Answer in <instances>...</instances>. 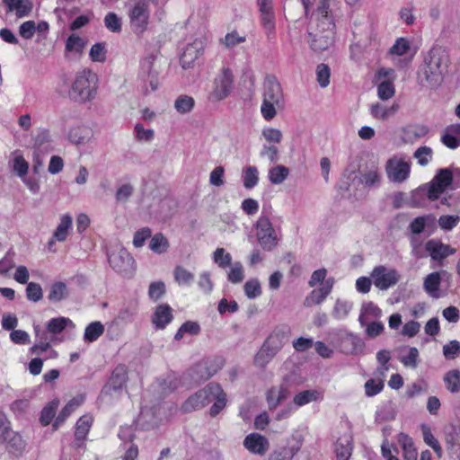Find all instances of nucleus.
<instances>
[{
  "label": "nucleus",
  "mask_w": 460,
  "mask_h": 460,
  "mask_svg": "<svg viewBox=\"0 0 460 460\" xmlns=\"http://www.w3.org/2000/svg\"><path fill=\"white\" fill-rule=\"evenodd\" d=\"M15 252L9 249L5 255L0 260V275H6L15 265Z\"/></svg>",
  "instance_id": "052dcab7"
},
{
  "label": "nucleus",
  "mask_w": 460,
  "mask_h": 460,
  "mask_svg": "<svg viewBox=\"0 0 460 460\" xmlns=\"http://www.w3.org/2000/svg\"><path fill=\"white\" fill-rule=\"evenodd\" d=\"M43 296V291L40 284L29 282L26 288V297L29 301L39 302Z\"/></svg>",
  "instance_id": "69168bd1"
},
{
  "label": "nucleus",
  "mask_w": 460,
  "mask_h": 460,
  "mask_svg": "<svg viewBox=\"0 0 460 460\" xmlns=\"http://www.w3.org/2000/svg\"><path fill=\"white\" fill-rule=\"evenodd\" d=\"M425 249L431 259L437 261H441L456 252V249L438 240L428 241Z\"/></svg>",
  "instance_id": "6ab92c4d"
},
{
  "label": "nucleus",
  "mask_w": 460,
  "mask_h": 460,
  "mask_svg": "<svg viewBox=\"0 0 460 460\" xmlns=\"http://www.w3.org/2000/svg\"><path fill=\"white\" fill-rule=\"evenodd\" d=\"M343 350L346 353L357 354L362 352L365 344L360 337L358 335L348 332L342 340Z\"/></svg>",
  "instance_id": "72a5a7b5"
},
{
  "label": "nucleus",
  "mask_w": 460,
  "mask_h": 460,
  "mask_svg": "<svg viewBox=\"0 0 460 460\" xmlns=\"http://www.w3.org/2000/svg\"><path fill=\"white\" fill-rule=\"evenodd\" d=\"M299 449L298 446H279L270 454L269 460H292Z\"/></svg>",
  "instance_id": "c9c22d12"
},
{
  "label": "nucleus",
  "mask_w": 460,
  "mask_h": 460,
  "mask_svg": "<svg viewBox=\"0 0 460 460\" xmlns=\"http://www.w3.org/2000/svg\"><path fill=\"white\" fill-rule=\"evenodd\" d=\"M7 12H14L18 18L30 14L32 10V3L30 0H3Z\"/></svg>",
  "instance_id": "c756f323"
},
{
  "label": "nucleus",
  "mask_w": 460,
  "mask_h": 460,
  "mask_svg": "<svg viewBox=\"0 0 460 460\" xmlns=\"http://www.w3.org/2000/svg\"><path fill=\"white\" fill-rule=\"evenodd\" d=\"M289 395V390L287 384L282 383L272 386L267 393V402L269 408L276 409Z\"/></svg>",
  "instance_id": "5701e85b"
},
{
  "label": "nucleus",
  "mask_w": 460,
  "mask_h": 460,
  "mask_svg": "<svg viewBox=\"0 0 460 460\" xmlns=\"http://www.w3.org/2000/svg\"><path fill=\"white\" fill-rule=\"evenodd\" d=\"M127 13L131 31L137 35L143 34L149 23V0H137L133 2L128 6Z\"/></svg>",
  "instance_id": "423d86ee"
},
{
  "label": "nucleus",
  "mask_w": 460,
  "mask_h": 460,
  "mask_svg": "<svg viewBox=\"0 0 460 460\" xmlns=\"http://www.w3.org/2000/svg\"><path fill=\"white\" fill-rule=\"evenodd\" d=\"M259 182V172L255 166H248L243 172V183L245 189H252Z\"/></svg>",
  "instance_id": "3c124183"
},
{
  "label": "nucleus",
  "mask_w": 460,
  "mask_h": 460,
  "mask_svg": "<svg viewBox=\"0 0 460 460\" xmlns=\"http://www.w3.org/2000/svg\"><path fill=\"white\" fill-rule=\"evenodd\" d=\"M421 431L424 442L429 447H430L434 450L438 457L440 458L442 456L443 450L438 439L433 436L430 428L425 424H422Z\"/></svg>",
  "instance_id": "a18cd8bd"
},
{
  "label": "nucleus",
  "mask_w": 460,
  "mask_h": 460,
  "mask_svg": "<svg viewBox=\"0 0 460 460\" xmlns=\"http://www.w3.org/2000/svg\"><path fill=\"white\" fill-rule=\"evenodd\" d=\"M447 447L450 451L460 448V427H454L446 437Z\"/></svg>",
  "instance_id": "0e129e2a"
},
{
  "label": "nucleus",
  "mask_w": 460,
  "mask_h": 460,
  "mask_svg": "<svg viewBox=\"0 0 460 460\" xmlns=\"http://www.w3.org/2000/svg\"><path fill=\"white\" fill-rule=\"evenodd\" d=\"M336 25L333 17L311 14L307 28V43L314 52L327 50L334 43Z\"/></svg>",
  "instance_id": "f03ea898"
},
{
  "label": "nucleus",
  "mask_w": 460,
  "mask_h": 460,
  "mask_svg": "<svg viewBox=\"0 0 460 460\" xmlns=\"http://www.w3.org/2000/svg\"><path fill=\"white\" fill-rule=\"evenodd\" d=\"M67 326L75 327V324L69 318L60 316L50 319L47 323V330L49 333L59 334Z\"/></svg>",
  "instance_id": "a19ab883"
},
{
  "label": "nucleus",
  "mask_w": 460,
  "mask_h": 460,
  "mask_svg": "<svg viewBox=\"0 0 460 460\" xmlns=\"http://www.w3.org/2000/svg\"><path fill=\"white\" fill-rule=\"evenodd\" d=\"M395 87L392 80H385L377 85V96L382 101H386L394 97Z\"/></svg>",
  "instance_id": "864d4df0"
},
{
  "label": "nucleus",
  "mask_w": 460,
  "mask_h": 460,
  "mask_svg": "<svg viewBox=\"0 0 460 460\" xmlns=\"http://www.w3.org/2000/svg\"><path fill=\"white\" fill-rule=\"evenodd\" d=\"M316 81L322 88L330 84L331 69L326 64H319L315 69Z\"/></svg>",
  "instance_id": "6e6d98bb"
},
{
  "label": "nucleus",
  "mask_w": 460,
  "mask_h": 460,
  "mask_svg": "<svg viewBox=\"0 0 460 460\" xmlns=\"http://www.w3.org/2000/svg\"><path fill=\"white\" fill-rule=\"evenodd\" d=\"M73 219L68 214L61 216L60 222L53 233V238L58 242H65L68 236L69 230L72 227Z\"/></svg>",
  "instance_id": "58836bf2"
},
{
  "label": "nucleus",
  "mask_w": 460,
  "mask_h": 460,
  "mask_svg": "<svg viewBox=\"0 0 460 460\" xmlns=\"http://www.w3.org/2000/svg\"><path fill=\"white\" fill-rule=\"evenodd\" d=\"M441 276L439 272H432L424 279L423 289L432 298L438 299L441 297L440 285Z\"/></svg>",
  "instance_id": "cd10ccee"
},
{
  "label": "nucleus",
  "mask_w": 460,
  "mask_h": 460,
  "mask_svg": "<svg viewBox=\"0 0 460 460\" xmlns=\"http://www.w3.org/2000/svg\"><path fill=\"white\" fill-rule=\"evenodd\" d=\"M275 351L271 350L265 344H262L259 351L254 356V365L260 368H265L266 366L277 355Z\"/></svg>",
  "instance_id": "ea45409f"
},
{
  "label": "nucleus",
  "mask_w": 460,
  "mask_h": 460,
  "mask_svg": "<svg viewBox=\"0 0 460 460\" xmlns=\"http://www.w3.org/2000/svg\"><path fill=\"white\" fill-rule=\"evenodd\" d=\"M257 240L265 251L273 250L278 244V235L271 222L266 216H261L256 224Z\"/></svg>",
  "instance_id": "9d476101"
},
{
  "label": "nucleus",
  "mask_w": 460,
  "mask_h": 460,
  "mask_svg": "<svg viewBox=\"0 0 460 460\" xmlns=\"http://www.w3.org/2000/svg\"><path fill=\"white\" fill-rule=\"evenodd\" d=\"M105 27L111 32L121 31V19L115 13H108L104 17Z\"/></svg>",
  "instance_id": "338daca9"
},
{
  "label": "nucleus",
  "mask_w": 460,
  "mask_h": 460,
  "mask_svg": "<svg viewBox=\"0 0 460 460\" xmlns=\"http://www.w3.org/2000/svg\"><path fill=\"white\" fill-rule=\"evenodd\" d=\"M382 316V310L373 302H364L361 305L358 322L361 326L367 324L370 320L379 319Z\"/></svg>",
  "instance_id": "7c9ffc66"
},
{
  "label": "nucleus",
  "mask_w": 460,
  "mask_h": 460,
  "mask_svg": "<svg viewBox=\"0 0 460 460\" xmlns=\"http://www.w3.org/2000/svg\"><path fill=\"white\" fill-rule=\"evenodd\" d=\"M263 88V100L261 106V112L263 119L270 121L276 116L278 110L284 108L285 99L280 83L276 77H266Z\"/></svg>",
  "instance_id": "39448f33"
},
{
  "label": "nucleus",
  "mask_w": 460,
  "mask_h": 460,
  "mask_svg": "<svg viewBox=\"0 0 460 460\" xmlns=\"http://www.w3.org/2000/svg\"><path fill=\"white\" fill-rule=\"evenodd\" d=\"M174 279L179 285L190 286L194 280V274L181 266L174 270Z\"/></svg>",
  "instance_id": "bf43d9fd"
},
{
  "label": "nucleus",
  "mask_w": 460,
  "mask_h": 460,
  "mask_svg": "<svg viewBox=\"0 0 460 460\" xmlns=\"http://www.w3.org/2000/svg\"><path fill=\"white\" fill-rule=\"evenodd\" d=\"M200 391L206 392L207 404L215 401L209 410V413L212 417L217 416L226 405V394L221 385L217 383H209Z\"/></svg>",
  "instance_id": "f8f14e48"
},
{
  "label": "nucleus",
  "mask_w": 460,
  "mask_h": 460,
  "mask_svg": "<svg viewBox=\"0 0 460 460\" xmlns=\"http://www.w3.org/2000/svg\"><path fill=\"white\" fill-rule=\"evenodd\" d=\"M92 132L84 126L74 127L69 130L68 138L75 145H84L91 139Z\"/></svg>",
  "instance_id": "e433bc0d"
},
{
  "label": "nucleus",
  "mask_w": 460,
  "mask_h": 460,
  "mask_svg": "<svg viewBox=\"0 0 460 460\" xmlns=\"http://www.w3.org/2000/svg\"><path fill=\"white\" fill-rule=\"evenodd\" d=\"M374 285L380 290H386L394 287L400 280V273L394 270L385 266L374 268L371 273Z\"/></svg>",
  "instance_id": "9b49d317"
},
{
  "label": "nucleus",
  "mask_w": 460,
  "mask_h": 460,
  "mask_svg": "<svg viewBox=\"0 0 460 460\" xmlns=\"http://www.w3.org/2000/svg\"><path fill=\"white\" fill-rule=\"evenodd\" d=\"M320 398H322V394L317 390H305L296 394L293 402L296 407H301Z\"/></svg>",
  "instance_id": "c03bdc74"
},
{
  "label": "nucleus",
  "mask_w": 460,
  "mask_h": 460,
  "mask_svg": "<svg viewBox=\"0 0 460 460\" xmlns=\"http://www.w3.org/2000/svg\"><path fill=\"white\" fill-rule=\"evenodd\" d=\"M127 379V367L124 365H119L115 367L111 374L110 385L115 390L120 389L126 384Z\"/></svg>",
  "instance_id": "37998d69"
},
{
  "label": "nucleus",
  "mask_w": 460,
  "mask_h": 460,
  "mask_svg": "<svg viewBox=\"0 0 460 460\" xmlns=\"http://www.w3.org/2000/svg\"><path fill=\"white\" fill-rule=\"evenodd\" d=\"M57 92L76 102H91L97 94L96 75L84 69L77 72L71 82L66 76H63L57 85Z\"/></svg>",
  "instance_id": "f257e3e1"
},
{
  "label": "nucleus",
  "mask_w": 460,
  "mask_h": 460,
  "mask_svg": "<svg viewBox=\"0 0 460 460\" xmlns=\"http://www.w3.org/2000/svg\"><path fill=\"white\" fill-rule=\"evenodd\" d=\"M149 248L154 252L161 254L168 250L169 242L163 234L158 233L152 236L149 243Z\"/></svg>",
  "instance_id": "8fccbe9b"
},
{
  "label": "nucleus",
  "mask_w": 460,
  "mask_h": 460,
  "mask_svg": "<svg viewBox=\"0 0 460 460\" xmlns=\"http://www.w3.org/2000/svg\"><path fill=\"white\" fill-rule=\"evenodd\" d=\"M415 53L410 40L403 37L398 38L388 50V56L393 64L399 68L406 67L411 62Z\"/></svg>",
  "instance_id": "1a4fd4ad"
},
{
  "label": "nucleus",
  "mask_w": 460,
  "mask_h": 460,
  "mask_svg": "<svg viewBox=\"0 0 460 460\" xmlns=\"http://www.w3.org/2000/svg\"><path fill=\"white\" fill-rule=\"evenodd\" d=\"M399 109V105L397 103H394L391 106H385L379 102L374 103L370 107L371 115L378 119H386L389 117L394 115Z\"/></svg>",
  "instance_id": "4c0bfd02"
},
{
  "label": "nucleus",
  "mask_w": 460,
  "mask_h": 460,
  "mask_svg": "<svg viewBox=\"0 0 460 460\" xmlns=\"http://www.w3.org/2000/svg\"><path fill=\"white\" fill-rule=\"evenodd\" d=\"M291 336V328L287 324L276 326L270 334L267 337L263 344L271 350L279 353L283 346L287 344Z\"/></svg>",
  "instance_id": "2eb2a0df"
},
{
  "label": "nucleus",
  "mask_w": 460,
  "mask_h": 460,
  "mask_svg": "<svg viewBox=\"0 0 460 460\" xmlns=\"http://www.w3.org/2000/svg\"><path fill=\"white\" fill-rule=\"evenodd\" d=\"M398 442L402 447L403 460H418V450L409 435L400 433L398 435Z\"/></svg>",
  "instance_id": "2f4dec72"
},
{
  "label": "nucleus",
  "mask_w": 460,
  "mask_h": 460,
  "mask_svg": "<svg viewBox=\"0 0 460 460\" xmlns=\"http://www.w3.org/2000/svg\"><path fill=\"white\" fill-rule=\"evenodd\" d=\"M8 443L11 447L19 449L22 447V437L13 432L6 414L0 411V445Z\"/></svg>",
  "instance_id": "f3484780"
},
{
  "label": "nucleus",
  "mask_w": 460,
  "mask_h": 460,
  "mask_svg": "<svg viewBox=\"0 0 460 460\" xmlns=\"http://www.w3.org/2000/svg\"><path fill=\"white\" fill-rule=\"evenodd\" d=\"M104 332V326L101 322H93L89 323L84 333L85 342H93L97 341Z\"/></svg>",
  "instance_id": "79ce46f5"
},
{
  "label": "nucleus",
  "mask_w": 460,
  "mask_h": 460,
  "mask_svg": "<svg viewBox=\"0 0 460 460\" xmlns=\"http://www.w3.org/2000/svg\"><path fill=\"white\" fill-rule=\"evenodd\" d=\"M58 405L59 401L58 399H54L42 409L40 421L43 426H48L52 421Z\"/></svg>",
  "instance_id": "de8ad7c7"
},
{
  "label": "nucleus",
  "mask_w": 460,
  "mask_h": 460,
  "mask_svg": "<svg viewBox=\"0 0 460 460\" xmlns=\"http://www.w3.org/2000/svg\"><path fill=\"white\" fill-rule=\"evenodd\" d=\"M333 285L334 279L332 278L327 279L319 288L313 289L306 296L304 305L305 307H311L315 305H321L331 294Z\"/></svg>",
  "instance_id": "a211bd4d"
},
{
  "label": "nucleus",
  "mask_w": 460,
  "mask_h": 460,
  "mask_svg": "<svg viewBox=\"0 0 460 460\" xmlns=\"http://www.w3.org/2000/svg\"><path fill=\"white\" fill-rule=\"evenodd\" d=\"M86 46V40L73 33L68 36L65 45V57L68 59L79 58Z\"/></svg>",
  "instance_id": "412c9836"
},
{
  "label": "nucleus",
  "mask_w": 460,
  "mask_h": 460,
  "mask_svg": "<svg viewBox=\"0 0 460 460\" xmlns=\"http://www.w3.org/2000/svg\"><path fill=\"white\" fill-rule=\"evenodd\" d=\"M84 399L85 397L83 394H78L72 398L54 420L53 429L57 430L66 421V420L84 403Z\"/></svg>",
  "instance_id": "4be33fe9"
},
{
  "label": "nucleus",
  "mask_w": 460,
  "mask_h": 460,
  "mask_svg": "<svg viewBox=\"0 0 460 460\" xmlns=\"http://www.w3.org/2000/svg\"><path fill=\"white\" fill-rule=\"evenodd\" d=\"M213 261L218 267L225 269L231 265L232 255L226 252L224 248H217L213 252Z\"/></svg>",
  "instance_id": "680f3d73"
},
{
  "label": "nucleus",
  "mask_w": 460,
  "mask_h": 460,
  "mask_svg": "<svg viewBox=\"0 0 460 460\" xmlns=\"http://www.w3.org/2000/svg\"><path fill=\"white\" fill-rule=\"evenodd\" d=\"M206 39L197 38L187 44L181 56V64L183 68L190 67L204 53Z\"/></svg>",
  "instance_id": "dca6fc26"
},
{
  "label": "nucleus",
  "mask_w": 460,
  "mask_h": 460,
  "mask_svg": "<svg viewBox=\"0 0 460 460\" xmlns=\"http://www.w3.org/2000/svg\"><path fill=\"white\" fill-rule=\"evenodd\" d=\"M227 274L228 280L233 284L241 283L244 279L243 266L240 261H235L230 265Z\"/></svg>",
  "instance_id": "4d7b16f0"
},
{
  "label": "nucleus",
  "mask_w": 460,
  "mask_h": 460,
  "mask_svg": "<svg viewBox=\"0 0 460 460\" xmlns=\"http://www.w3.org/2000/svg\"><path fill=\"white\" fill-rule=\"evenodd\" d=\"M460 178V169L454 172L448 168L439 169L432 181L417 190V194L426 195L431 200L440 199L442 205H449L448 198L444 195L446 190L452 185L454 178Z\"/></svg>",
  "instance_id": "20e7f679"
},
{
  "label": "nucleus",
  "mask_w": 460,
  "mask_h": 460,
  "mask_svg": "<svg viewBox=\"0 0 460 460\" xmlns=\"http://www.w3.org/2000/svg\"><path fill=\"white\" fill-rule=\"evenodd\" d=\"M173 319L172 310L167 304L156 306L152 316V323L157 329H164Z\"/></svg>",
  "instance_id": "393cba45"
},
{
  "label": "nucleus",
  "mask_w": 460,
  "mask_h": 460,
  "mask_svg": "<svg viewBox=\"0 0 460 460\" xmlns=\"http://www.w3.org/2000/svg\"><path fill=\"white\" fill-rule=\"evenodd\" d=\"M385 171L391 181L401 183L408 179L411 166L410 164L403 159L393 157L387 161Z\"/></svg>",
  "instance_id": "ddd939ff"
},
{
  "label": "nucleus",
  "mask_w": 460,
  "mask_h": 460,
  "mask_svg": "<svg viewBox=\"0 0 460 460\" xmlns=\"http://www.w3.org/2000/svg\"><path fill=\"white\" fill-rule=\"evenodd\" d=\"M449 65V56L441 48L431 49L424 58L420 67V77L429 87L441 84Z\"/></svg>",
  "instance_id": "7ed1b4c3"
},
{
  "label": "nucleus",
  "mask_w": 460,
  "mask_h": 460,
  "mask_svg": "<svg viewBox=\"0 0 460 460\" xmlns=\"http://www.w3.org/2000/svg\"><path fill=\"white\" fill-rule=\"evenodd\" d=\"M443 355L447 359H455L460 355V342L453 340L445 344L443 346Z\"/></svg>",
  "instance_id": "774afa93"
},
{
  "label": "nucleus",
  "mask_w": 460,
  "mask_h": 460,
  "mask_svg": "<svg viewBox=\"0 0 460 460\" xmlns=\"http://www.w3.org/2000/svg\"><path fill=\"white\" fill-rule=\"evenodd\" d=\"M444 381L447 389L455 394L460 392V371L454 369L445 375Z\"/></svg>",
  "instance_id": "603ef678"
},
{
  "label": "nucleus",
  "mask_w": 460,
  "mask_h": 460,
  "mask_svg": "<svg viewBox=\"0 0 460 460\" xmlns=\"http://www.w3.org/2000/svg\"><path fill=\"white\" fill-rule=\"evenodd\" d=\"M93 418L90 414L81 416L75 423V439L77 447H82L92 428Z\"/></svg>",
  "instance_id": "b1692460"
},
{
  "label": "nucleus",
  "mask_w": 460,
  "mask_h": 460,
  "mask_svg": "<svg viewBox=\"0 0 460 460\" xmlns=\"http://www.w3.org/2000/svg\"><path fill=\"white\" fill-rule=\"evenodd\" d=\"M384 386L383 379L370 378L365 383V394L368 397L375 396L384 389Z\"/></svg>",
  "instance_id": "e2e57ef3"
},
{
  "label": "nucleus",
  "mask_w": 460,
  "mask_h": 460,
  "mask_svg": "<svg viewBox=\"0 0 460 460\" xmlns=\"http://www.w3.org/2000/svg\"><path fill=\"white\" fill-rule=\"evenodd\" d=\"M352 441L350 433H345L337 439L334 449L337 460L349 459L353 449Z\"/></svg>",
  "instance_id": "a878e982"
},
{
  "label": "nucleus",
  "mask_w": 460,
  "mask_h": 460,
  "mask_svg": "<svg viewBox=\"0 0 460 460\" xmlns=\"http://www.w3.org/2000/svg\"><path fill=\"white\" fill-rule=\"evenodd\" d=\"M208 405L206 403V392L199 390L190 396L181 405L183 412H191Z\"/></svg>",
  "instance_id": "473e14b6"
},
{
  "label": "nucleus",
  "mask_w": 460,
  "mask_h": 460,
  "mask_svg": "<svg viewBox=\"0 0 460 460\" xmlns=\"http://www.w3.org/2000/svg\"><path fill=\"white\" fill-rule=\"evenodd\" d=\"M155 57L150 55L143 58L140 64L139 79L146 94L156 91L159 86V72L155 67Z\"/></svg>",
  "instance_id": "6e6552de"
},
{
  "label": "nucleus",
  "mask_w": 460,
  "mask_h": 460,
  "mask_svg": "<svg viewBox=\"0 0 460 460\" xmlns=\"http://www.w3.org/2000/svg\"><path fill=\"white\" fill-rule=\"evenodd\" d=\"M110 265L119 273L130 276L134 271L135 260L124 249L109 255Z\"/></svg>",
  "instance_id": "4468645a"
},
{
  "label": "nucleus",
  "mask_w": 460,
  "mask_h": 460,
  "mask_svg": "<svg viewBox=\"0 0 460 460\" xmlns=\"http://www.w3.org/2000/svg\"><path fill=\"white\" fill-rule=\"evenodd\" d=\"M224 360L222 358H215L210 361L199 363L195 366L194 371L200 374V378L207 380L217 373L222 368Z\"/></svg>",
  "instance_id": "bb28decb"
},
{
  "label": "nucleus",
  "mask_w": 460,
  "mask_h": 460,
  "mask_svg": "<svg viewBox=\"0 0 460 460\" xmlns=\"http://www.w3.org/2000/svg\"><path fill=\"white\" fill-rule=\"evenodd\" d=\"M244 293L250 299H254L261 295V283L257 279H252L245 282L243 286Z\"/></svg>",
  "instance_id": "13d9d810"
},
{
  "label": "nucleus",
  "mask_w": 460,
  "mask_h": 460,
  "mask_svg": "<svg viewBox=\"0 0 460 460\" xmlns=\"http://www.w3.org/2000/svg\"><path fill=\"white\" fill-rule=\"evenodd\" d=\"M289 170L284 165H276L269 170V181L272 184H281L288 178Z\"/></svg>",
  "instance_id": "09e8293b"
},
{
  "label": "nucleus",
  "mask_w": 460,
  "mask_h": 460,
  "mask_svg": "<svg viewBox=\"0 0 460 460\" xmlns=\"http://www.w3.org/2000/svg\"><path fill=\"white\" fill-rule=\"evenodd\" d=\"M234 75L229 67H223L213 80L208 100L220 102L226 99L233 90Z\"/></svg>",
  "instance_id": "0eeeda50"
},
{
  "label": "nucleus",
  "mask_w": 460,
  "mask_h": 460,
  "mask_svg": "<svg viewBox=\"0 0 460 460\" xmlns=\"http://www.w3.org/2000/svg\"><path fill=\"white\" fill-rule=\"evenodd\" d=\"M260 22L269 39L275 35V28H276L275 12L261 13L260 14Z\"/></svg>",
  "instance_id": "49530a36"
},
{
  "label": "nucleus",
  "mask_w": 460,
  "mask_h": 460,
  "mask_svg": "<svg viewBox=\"0 0 460 460\" xmlns=\"http://www.w3.org/2000/svg\"><path fill=\"white\" fill-rule=\"evenodd\" d=\"M243 446L251 453L263 456L269 449L270 445L264 436L259 433H251L244 438Z\"/></svg>",
  "instance_id": "aec40b11"
},
{
  "label": "nucleus",
  "mask_w": 460,
  "mask_h": 460,
  "mask_svg": "<svg viewBox=\"0 0 460 460\" xmlns=\"http://www.w3.org/2000/svg\"><path fill=\"white\" fill-rule=\"evenodd\" d=\"M194 103L195 102L192 97L180 95L174 102V108L179 113L185 114L192 111Z\"/></svg>",
  "instance_id": "5fc2aeb1"
},
{
  "label": "nucleus",
  "mask_w": 460,
  "mask_h": 460,
  "mask_svg": "<svg viewBox=\"0 0 460 460\" xmlns=\"http://www.w3.org/2000/svg\"><path fill=\"white\" fill-rule=\"evenodd\" d=\"M69 295L67 285L62 281L53 282L49 288L48 299L50 302L57 303L66 299Z\"/></svg>",
  "instance_id": "f704fd0d"
},
{
  "label": "nucleus",
  "mask_w": 460,
  "mask_h": 460,
  "mask_svg": "<svg viewBox=\"0 0 460 460\" xmlns=\"http://www.w3.org/2000/svg\"><path fill=\"white\" fill-rule=\"evenodd\" d=\"M353 302L344 298H337L331 312L332 317L336 321L346 320L352 311Z\"/></svg>",
  "instance_id": "c85d7f7f"
}]
</instances>
